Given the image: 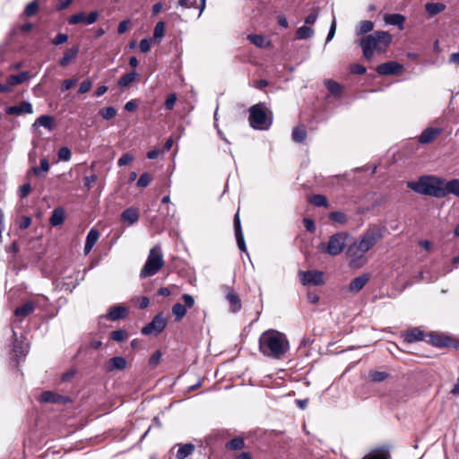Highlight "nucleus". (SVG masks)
Returning a JSON list of instances; mask_svg holds the SVG:
<instances>
[{
    "instance_id": "obj_36",
    "label": "nucleus",
    "mask_w": 459,
    "mask_h": 459,
    "mask_svg": "<svg viewBox=\"0 0 459 459\" xmlns=\"http://www.w3.org/2000/svg\"><path fill=\"white\" fill-rule=\"evenodd\" d=\"M325 85L328 89V91L331 92V94L334 95V96H339L341 95L342 91V86L334 82V81H332V80H328L325 82Z\"/></svg>"
},
{
    "instance_id": "obj_11",
    "label": "nucleus",
    "mask_w": 459,
    "mask_h": 459,
    "mask_svg": "<svg viewBox=\"0 0 459 459\" xmlns=\"http://www.w3.org/2000/svg\"><path fill=\"white\" fill-rule=\"evenodd\" d=\"M71 400L68 396L60 395L52 391H46L41 394L39 397L40 403H50L56 404H65L69 403Z\"/></svg>"
},
{
    "instance_id": "obj_31",
    "label": "nucleus",
    "mask_w": 459,
    "mask_h": 459,
    "mask_svg": "<svg viewBox=\"0 0 459 459\" xmlns=\"http://www.w3.org/2000/svg\"><path fill=\"white\" fill-rule=\"evenodd\" d=\"M424 333L420 329L414 328L409 331L405 335V340L407 342H414L423 340Z\"/></svg>"
},
{
    "instance_id": "obj_10",
    "label": "nucleus",
    "mask_w": 459,
    "mask_h": 459,
    "mask_svg": "<svg viewBox=\"0 0 459 459\" xmlns=\"http://www.w3.org/2000/svg\"><path fill=\"white\" fill-rule=\"evenodd\" d=\"M182 299L185 304L176 303L172 307V314L175 316V320L179 322L186 314L187 308H191L195 305V299L190 294H183Z\"/></svg>"
},
{
    "instance_id": "obj_6",
    "label": "nucleus",
    "mask_w": 459,
    "mask_h": 459,
    "mask_svg": "<svg viewBox=\"0 0 459 459\" xmlns=\"http://www.w3.org/2000/svg\"><path fill=\"white\" fill-rule=\"evenodd\" d=\"M349 237L346 232H337L330 237L326 244H321L320 249L330 255H338L343 251Z\"/></svg>"
},
{
    "instance_id": "obj_55",
    "label": "nucleus",
    "mask_w": 459,
    "mask_h": 459,
    "mask_svg": "<svg viewBox=\"0 0 459 459\" xmlns=\"http://www.w3.org/2000/svg\"><path fill=\"white\" fill-rule=\"evenodd\" d=\"M177 101V95L176 93H170L167 96V99L164 102V107L168 110H171Z\"/></svg>"
},
{
    "instance_id": "obj_3",
    "label": "nucleus",
    "mask_w": 459,
    "mask_h": 459,
    "mask_svg": "<svg viewBox=\"0 0 459 459\" xmlns=\"http://www.w3.org/2000/svg\"><path fill=\"white\" fill-rule=\"evenodd\" d=\"M440 185H442V178L430 175L421 176L417 180L407 182V187L413 192L437 198H440L443 194L440 192Z\"/></svg>"
},
{
    "instance_id": "obj_28",
    "label": "nucleus",
    "mask_w": 459,
    "mask_h": 459,
    "mask_svg": "<svg viewBox=\"0 0 459 459\" xmlns=\"http://www.w3.org/2000/svg\"><path fill=\"white\" fill-rule=\"evenodd\" d=\"M446 9V4L443 3H427L425 4V10L429 16H435Z\"/></svg>"
},
{
    "instance_id": "obj_17",
    "label": "nucleus",
    "mask_w": 459,
    "mask_h": 459,
    "mask_svg": "<svg viewBox=\"0 0 459 459\" xmlns=\"http://www.w3.org/2000/svg\"><path fill=\"white\" fill-rule=\"evenodd\" d=\"M441 133L442 130L440 128L428 127L421 132L420 135L419 136V142L423 144L430 143Z\"/></svg>"
},
{
    "instance_id": "obj_57",
    "label": "nucleus",
    "mask_w": 459,
    "mask_h": 459,
    "mask_svg": "<svg viewBox=\"0 0 459 459\" xmlns=\"http://www.w3.org/2000/svg\"><path fill=\"white\" fill-rule=\"evenodd\" d=\"M133 300L136 302L137 306L141 309L146 308L150 304L149 299L145 296L134 298Z\"/></svg>"
},
{
    "instance_id": "obj_13",
    "label": "nucleus",
    "mask_w": 459,
    "mask_h": 459,
    "mask_svg": "<svg viewBox=\"0 0 459 459\" xmlns=\"http://www.w3.org/2000/svg\"><path fill=\"white\" fill-rule=\"evenodd\" d=\"M4 110L8 115L17 116L31 114L33 112L32 105L29 101H22L19 105L6 107Z\"/></svg>"
},
{
    "instance_id": "obj_59",
    "label": "nucleus",
    "mask_w": 459,
    "mask_h": 459,
    "mask_svg": "<svg viewBox=\"0 0 459 459\" xmlns=\"http://www.w3.org/2000/svg\"><path fill=\"white\" fill-rule=\"evenodd\" d=\"M152 39L150 38L143 39L140 41L139 48L143 53H147L151 48Z\"/></svg>"
},
{
    "instance_id": "obj_26",
    "label": "nucleus",
    "mask_w": 459,
    "mask_h": 459,
    "mask_svg": "<svg viewBox=\"0 0 459 459\" xmlns=\"http://www.w3.org/2000/svg\"><path fill=\"white\" fill-rule=\"evenodd\" d=\"M29 78V72H22L18 74H13L7 78V85H9V87L11 88L12 86H15L24 82Z\"/></svg>"
},
{
    "instance_id": "obj_46",
    "label": "nucleus",
    "mask_w": 459,
    "mask_h": 459,
    "mask_svg": "<svg viewBox=\"0 0 459 459\" xmlns=\"http://www.w3.org/2000/svg\"><path fill=\"white\" fill-rule=\"evenodd\" d=\"M100 238V232L95 229H91L86 237V243L94 247Z\"/></svg>"
},
{
    "instance_id": "obj_8",
    "label": "nucleus",
    "mask_w": 459,
    "mask_h": 459,
    "mask_svg": "<svg viewBox=\"0 0 459 459\" xmlns=\"http://www.w3.org/2000/svg\"><path fill=\"white\" fill-rule=\"evenodd\" d=\"M167 325V320L162 313H158L153 316L152 321L143 326L141 330L143 335H158Z\"/></svg>"
},
{
    "instance_id": "obj_16",
    "label": "nucleus",
    "mask_w": 459,
    "mask_h": 459,
    "mask_svg": "<svg viewBox=\"0 0 459 459\" xmlns=\"http://www.w3.org/2000/svg\"><path fill=\"white\" fill-rule=\"evenodd\" d=\"M348 257L351 258V266H357L358 265V260L361 259L364 255V251H360V247H359V243L356 240L352 244H351L346 252Z\"/></svg>"
},
{
    "instance_id": "obj_41",
    "label": "nucleus",
    "mask_w": 459,
    "mask_h": 459,
    "mask_svg": "<svg viewBox=\"0 0 459 459\" xmlns=\"http://www.w3.org/2000/svg\"><path fill=\"white\" fill-rule=\"evenodd\" d=\"M450 341L447 337H443L440 335H431V343L437 347H446L448 346Z\"/></svg>"
},
{
    "instance_id": "obj_45",
    "label": "nucleus",
    "mask_w": 459,
    "mask_h": 459,
    "mask_svg": "<svg viewBox=\"0 0 459 459\" xmlns=\"http://www.w3.org/2000/svg\"><path fill=\"white\" fill-rule=\"evenodd\" d=\"M100 115L105 120H109L117 116V109L114 107L103 108L100 110Z\"/></svg>"
},
{
    "instance_id": "obj_49",
    "label": "nucleus",
    "mask_w": 459,
    "mask_h": 459,
    "mask_svg": "<svg viewBox=\"0 0 459 459\" xmlns=\"http://www.w3.org/2000/svg\"><path fill=\"white\" fill-rule=\"evenodd\" d=\"M374 28V24L370 21H363L360 22L358 34H365L371 31Z\"/></svg>"
},
{
    "instance_id": "obj_12",
    "label": "nucleus",
    "mask_w": 459,
    "mask_h": 459,
    "mask_svg": "<svg viewBox=\"0 0 459 459\" xmlns=\"http://www.w3.org/2000/svg\"><path fill=\"white\" fill-rule=\"evenodd\" d=\"M440 192L443 193L440 198L446 196L447 195H454L459 197V179L454 178L446 182L442 178V185H440Z\"/></svg>"
},
{
    "instance_id": "obj_34",
    "label": "nucleus",
    "mask_w": 459,
    "mask_h": 459,
    "mask_svg": "<svg viewBox=\"0 0 459 459\" xmlns=\"http://www.w3.org/2000/svg\"><path fill=\"white\" fill-rule=\"evenodd\" d=\"M229 450H240L245 447V440L242 437H234L225 445Z\"/></svg>"
},
{
    "instance_id": "obj_37",
    "label": "nucleus",
    "mask_w": 459,
    "mask_h": 459,
    "mask_svg": "<svg viewBox=\"0 0 459 459\" xmlns=\"http://www.w3.org/2000/svg\"><path fill=\"white\" fill-rule=\"evenodd\" d=\"M390 455L387 451L377 450L365 455L362 459H389Z\"/></svg>"
},
{
    "instance_id": "obj_32",
    "label": "nucleus",
    "mask_w": 459,
    "mask_h": 459,
    "mask_svg": "<svg viewBox=\"0 0 459 459\" xmlns=\"http://www.w3.org/2000/svg\"><path fill=\"white\" fill-rule=\"evenodd\" d=\"M52 123H53V117L51 116L43 115L35 120L33 126H36V127L43 126L45 128L51 129Z\"/></svg>"
},
{
    "instance_id": "obj_15",
    "label": "nucleus",
    "mask_w": 459,
    "mask_h": 459,
    "mask_svg": "<svg viewBox=\"0 0 459 459\" xmlns=\"http://www.w3.org/2000/svg\"><path fill=\"white\" fill-rule=\"evenodd\" d=\"M233 222H234V232H235V237L237 239L238 247L240 251L247 252V246H246V242L244 239L242 229H241L238 212H237L235 214Z\"/></svg>"
},
{
    "instance_id": "obj_2",
    "label": "nucleus",
    "mask_w": 459,
    "mask_h": 459,
    "mask_svg": "<svg viewBox=\"0 0 459 459\" xmlns=\"http://www.w3.org/2000/svg\"><path fill=\"white\" fill-rule=\"evenodd\" d=\"M392 41V35L384 30L375 31L360 39L359 46L362 48L366 59L373 57L374 51L384 52Z\"/></svg>"
},
{
    "instance_id": "obj_21",
    "label": "nucleus",
    "mask_w": 459,
    "mask_h": 459,
    "mask_svg": "<svg viewBox=\"0 0 459 459\" xmlns=\"http://www.w3.org/2000/svg\"><path fill=\"white\" fill-rule=\"evenodd\" d=\"M121 220L128 226L133 225L139 220V211L135 207H129L121 213Z\"/></svg>"
},
{
    "instance_id": "obj_64",
    "label": "nucleus",
    "mask_w": 459,
    "mask_h": 459,
    "mask_svg": "<svg viewBox=\"0 0 459 459\" xmlns=\"http://www.w3.org/2000/svg\"><path fill=\"white\" fill-rule=\"evenodd\" d=\"M99 18V13L97 11L91 12L85 18V23L90 25L94 23Z\"/></svg>"
},
{
    "instance_id": "obj_22",
    "label": "nucleus",
    "mask_w": 459,
    "mask_h": 459,
    "mask_svg": "<svg viewBox=\"0 0 459 459\" xmlns=\"http://www.w3.org/2000/svg\"><path fill=\"white\" fill-rule=\"evenodd\" d=\"M127 362L126 359L122 356H115L111 358L107 366V370L108 372L114 371V370H124L126 368Z\"/></svg>"
},
{
    "instance_id": "obj_50",
    "label": "nucleus",
    "mask_w": 459,
    "mask_h": 459,
    "mask_svg": "<svg viewBox=\"0 0 459 459\" xmlns=\"http://www.w3.org/2000/svg\"><path fill=\"white\" fill-rule=\"evenodd\" d=\"M176 207L174 204L166 205L165 209L163 210L162 207H160V213L164 218H173L176 214Z\"/></svg>"
},
{
    "instance_id": "obj_53",
    "label": "nucleus",
    "mask_w": 459,
    "mask_h": 459,
    "mask_svg": "<svg viewBox=\"0 0 459 459\" xmlns=\"http://www.w3.org/2000/svg\"><path fill=\"white\" fill-rule=\"evenodd\" d=\"M86 15L84 13H78L69 17L68 23L69 24H77L80 22H85Z\"/></svg>"
},
{
    "instance_id": "obj_58",
    "label": "nucleus",
    "mask_w": 459,
    "mask_h": 459,
    "mask_svg": "<svg viewBox=\"0 0 459 459\" xmlns=\"http://www.w3.org/2000/svg\"><path fill=\"white\" fill-rule=\"evenodd\" d=\"M133 160V155H131L130 153H125L118 159L117 165L119 167L126 166V164L130 163Z\"/></svg>"
},
{
    "instance_id": "obj_20",
    "label": "nucleus",
    "mask_w": 459,
    "mask_h": 459,
    "mask_svg": "<svg viewBox=\"0 0 459 459\" xmlns=\"http://www.w3.org/2000/svg\"><path fill=\"white\" fill-rule=\"evenodd\" d=\"M226 299L230 303V307L232 312L236 313L241 309V300L233 289H228Z\"/></svg>"
},
{
    "instance_id": "obj_43",
    "label": "nucleus",
    "mask_w": 459,
    "mask_h": 459,
    "mask_svg": "<svg viewBox=\"0 0 459 459\" xmlns=\"http://www.w3.org/2000/svg\"><path fill=\"white\" fill-rule=\"evenodd\" d=\"M310 202L317 207H326L328 205L327 198L323 195H313Z\"/></svg>"
},
{
    "instance_id": "obj_1",
    "label": "nucleus",
    "mask_w": 459,
    "mask_h": 459,
    "mask_svg": "<svg viewBox=\"0 0 459 459\" xmlns=\"http://www.w3.org/2000/svg\"><path fill=\"white\" fill-rule=\"evenodd\" d=\"M259 351L267 358L281 359L290 351L285 333L274 329L264 331L259 337Z\"/></svg>"
},
{
    "instance_id": "obj_27",
    "label": "nucleus",
    "mask_w": 459,
    "mask_h": 459,
    "mask_svg": "<svg viewBox=\"0 0 459 459\" xmlns=\"http://www.w3.org/2000/svg\"><path fill=\"white\" fill-rule=\"evenodd\" d=\"M384 20L386 24L396 25L400 29H403L405 17L399 13H394L385 15Z\"/></svg>"
},
{
    "instance_id": "obj_51",
    "label": "nucleus",
    "mask_w": 459,
    "mask_h": 459,
    "mask_svg": "<svg viewBox=\"0 0 459 459\" xmlns=\"http://www.w3.org/2000/svg\"><path fill=\"white\" fill-rule=\"evenodd\" d=\"M38 11V3L37 1H32L30 4H28L24 10V14L28 17L33 16L36 14Z\"/></svg>"
},
{
    "instance_id": "obj_48",
    "label": "nucleus",
    "mask_w": 459,
    "mask_h": 459,
    "mask_svg": "<svg viewBox=\"0 0 459 459\" xmlns=\"http://www.w3.org/2000/svg\"><path fill=\"white\" fill-rule=\"evenodd\" d=\"M152 180V176L148 172H144L140 176L136 185L138 187H146L147 186L150 185Z\"/></svg>"
},
{
    "instance_id": "obj_29",
    "label": "nucleus",
    "mask_w": 459,
    "mask_h": 459,
    "mask_svg": "<svg viewBox=\"0 0 459 459\" xmlns=\"http://www.w3.org/2000/svg\"><path fill=\"white\" fill-rule=\"evenodd\" d=\"M137 77L138 74L135 71L126 74L119 78L117 85L122 89L128 87Z\"/></svg>"
},
{
    "instance_id": "obj_14",
    "label": "nucleus",
    "mask_w": 459,
    "mask_h": 459,
    "mask_svg": "<svg viewBox=\"0 0 459 459\" xmlns=\"http://www.w3.org/2000/svg\"><path fill=\"white\" fill-rule=\"evenodd\" d=\"M403 65L395 61H390L379 65L377 67V72L382 75L394 74L403 70Z\"/></svg>"
},
{
    "instance_id": "obj_39",
    "label": "nucleus",
    "mask_w": 459,
    "mask_h": 459,
    "mask_svg": "<svg viewBox=\"0 0 459 459\" xmlns=\"http://www.w3.org/2000/svg\"><path fill=\"white\" fill-rule=\"evenodd\" d=\"M247 39L258 48H265L267 46L265 39L262 35L250 34L247 36Z\"/></svg>"
},
{
    "instance_id": "obj_35",
    "label": "nucleus",
    "mask_w": 459,
    "mask_h": 459,
    "mask_svg": "<svg viewBox=\"0 0 459 459\" xmlns=\"http://www.w3.org/2000/svg\"><path fill=\"white\" fill-rule=\"evenodd\" d=\"M307 137V132L304 126H297L292 130V139L296 143H303Z\"/></svg>"
},
{
    "instance_id": "obj_47",
    "label": "nucleus",
    "mask_w": 459,
    "mask_h": 459,
    "mask_svg": "<svg viewBox=\"0 0 459 459\" xmlns=\"http://www.w3.org/2000/svg\"><path fill=\"white\" fill-rule=\"evenodd\" d=\"M165 22H158L154 27L153 37L155 39H161L164 37Z\"/></svg>"
},
{
    "instance_id": "obj_38",
    "label": "nucleus",
    "mask_w": 459,
    "mask_h": 459,
    "mask_svg": "<svg viewBox=\"0 0 459 459\" xmlns=\"http://www.w3.org/2000/svg\"><path fill=\"white\" fill-rule=\"evenodd\" d=\"M49 170V163H48V160L44 158L40 160V167L38 168V167H33L30 171L39 177L41 175L42 172H48Z\"/></svg>"
},
{
    "instance_id": "obj_60",
    "label": "nucleus",
    "mask_w": 459,
    "mask_h": 459,
    "mask_svg": "<svg viewBox=\"0 0 459 459\" xmlns=\"http://www.w3.org/2000/svg\"><path fill=\"white\" fill-rule=\"evenodd\" d=\"M68 40V36L65 33H58L53 39L52 43L54 45H60Z\"/></svg>"
},
{
    "instance_id": "obj_30",
    "label": "nucleus",
    "mask_w": 459,
    "mask_h": 459,
    "mask_svg": "<svg viewBox=\"0 0 459 459\" xmlns=\"http://www.w3.org/2000/svg\"><path fill=\"white\" fill-rule=\"evenodd\" d=\"M65 221V211L62 208H56L52 212V215L50 218V224L52 226H59Z\"/></svg>"
},
{
    "instance_id": "obj_24",
    "label": "nucleus",
    "mask_w": 459,
    "mask_h": 459,
    "mask_svg": "<svg viewBox=\"0 0 459 459\" xmlns=\"http://www.w3.org/2000/svg\"><path fill=\"white\" fill-rule=\"evenodd\" d=\"M34 309H35L34 304L30 301H28V302L24 303L23 305L15 308L14 316L17 318L22 319L25 316L31 314L34 311Z\"/></svg>"
},
{
    "instance_id": "obj_5",
    "label": "nucleus",
    "mask_w": 459,
    "mask_h": 459,
    "mask_svg": "<svg viewBox=\"0 0 459 459\" xmlns=\"http://www.w3.org/2000/svg\"><path fill=\"white\" fill-rule=\"evenodd\" d=\"M164 265L163 255L160 245L154 246L149 252L147 260L140 272V278L155 275Z\"/></svg>"
},
{
    "instance_id": "obj_18",
    "label": "nucleus",
    "mask_w": 459,
    "mask_h": 459,
    "mask_svg": "<svg viewBox=\"0 0 459 459\" xmlns=\"http://www.w3.org/2000/svg\"><path fill=\"white\" fill-rule=\"evenodd\" d=\"M370 279V275L368 273H363L356 278H354L349 284L348 290L351 292L357 293L361 290L364 286L368 283Z\"/></svg>"
},
{
    "instance_id": "obj_33",
    "label": "nucleus",
    "mask_w": 459,
    "mask_h": 459,
    "mask_svg": "<svg viewBox=\"0 0 459 459\" xmlns=\"http://www.w3.org/2000/svg\"><path fill=\"white\" fill-rule=\"evenodd\" d=\"M314 35V30L310 27L303 25L296 30V39H307Z\"/></svg>"
},
{
    "instance_id": "obj_52",
    "label": "nucleus",
    "mask_w": 459,
    "mask_h": 459,
    "mask_svg": "<svg viewBox=\"0 0 459 459\" xmlns=\"http://www.w3.org/2000/svg\"><path fill=\"white\" fill-rule=\"evenodd\" d=\"M161 359L160 351H156L149 359V366L152 368H156Z\"/></svg>"
},
{
    "instance_id": "obj_62",
    "label": "nucleus",
    "mask_w": 459,
    "mask_h": 459,
    "mask_svg": "<svg viewBox=\"0 0 459 459\" xmlns=\"http://www.w3.org/2000/svg\"><path fill=\"white\" fill-rule=\"evenodd\" d=\"M97 180V176L95 174H92L91 176H86L83 178L84 186L87 190H90L92 186V184L95 183Z\"/></svg>"
},
{
    "instance_id": "obj_56",
    "label": "nucleus",
    "mask_w": 459,
    "mask_h": 459,
    "mask_svg": "<svg viewBox=\"0 0 459 459\" xmlns=\"http://www.w3.org/2000/svg\"><path fill=\"white\" fill-rule=\"evenodd\" d=\"M91 86H92V82L91 81V79H89V78L85 79L84 81H82L81 82L78 91L81 94L86 93L91 90Z\"/></svg>"
},
{
    "instance_id": "obj_19",
    "label": "nucleus",
    "mask_w": 459,
    "mask_h": 459,
    "mask_svg": "<svg viewBox=\"0 0 459 459\" xmlns=\"http://www.w3.org/2000/svg\"><path fill=\"white\" fill-rule=\"evenodd\" d=\"M127 308L124 306H113L109 307L106 317L109 320L116 321L122 318H125L127 316Z\"/></svg>"
},
{
    "instance_id": "obj_42",
    "label": "nucleus",
    "mask_w": 459,
    "mask_h": 459,
    "mask_svg": "<svg viewBox=\"0 0 459 459\" xmlns=\"http://www.w3.org/2000/svg\"><path fill=\"white\" fill-rule=\"evenodd\" d=\"M329 218L337 223L345 224L348 221L347 215L342 212H332Z\"/></svg>"
},
{
    "instance_id": "obj_25",
    "label": "nucleus",
    "mask_w": 459,
    "mask_h": 459,
    "mask_svg": "<svg viewBox=\"0 0 459 459\" xmlns=\"http://www.w3.org/2000/svg\"><path fill=\"white\" fill-rule=\"evenodd\" d=\"M79 53V47L74 46L70 48H68L63 57L59 60V64L61 66H66L70 64V62L74 59Z\"/></svg>"
},
{
    "instance_id": "obj_61",
    "label": "nucleus",
    "mask_w": 459,
    "mask_h": 459,
    "mask_svg": "<svg viewBox=\"0 0 459 459\" xmlns=\"http://www.w3.org/2000/svg\"><path fill=\"white\" fill-rule=\"evenodd\" d=\"M318 18V10L317 9H314L312 11V13L306 17L305 19V23L306 24H314L316 20Z\"/></svg>"
},
{
    "instance_id": "obj_40",
    "label": "nucleus",
    "mask_w": 459,
    "mask_h": 459,
    "mask_svg": "<svg viewBox=\"0 0 459 459\" xmlns=\"http://www.w3.org/2000/svg\"><path fill=\"white\" fill-rule=\"evenodd\" d=\"M127 337H128V333L124 329L116 330V331L111 332V333H110V338L113 341H116L117 342H124Z\"/></svg>"
},
{
    "instance_id": "obj_54",
    "label": "nucleus",
    "mask_w": 459,
    "mask_h": 459,
    "mask_svg": "<svg viewBox=\"0 0 459 459\" xmlns=\"http://www.w3.org/2000/svg\"><path fill=\"white\" fill-rule=\"evenodd\" d=\"M71 151L67 147H61L58 151V159L61 160L68 161L71 160Z\"/></svg>"
},
{
    "instance_id": "obj_7",
    "label": "nucleus",
    "mask_w": 459,
    "mask_h": 459,
    "mask_svg": "<svg viewBox=\"0 0 459 459\" xmlns=\"http://www.w3.org/2000/svg\"><path fill=\"white\" fill-rule=\"evenodd\" d=\"M383 238L382 230L378 228L368 230L360 238L357 240L360 251L364 253L371 249L377 242Z\"/></svg>"
},
{
    "instance_id": "obj_44",
    "label": "nucleus",
    "mask_w": 459,
    "mask_h": 459,
    "mask_svg": "<svg viewBox=\"0 0 459 459\" xmlns=\"http://www.w3.org/2000/svg\"><path fill=\"white\" fill-rule=\"evenodd\" d=\"M368 376H369V378L373 382L380 383V382L385 381L387 378L388 374L384 371H376L375 370V371H370Z\"/></svg>"
},
{
    "instance_id": "obj_4",
    "label": "nucleus",
    "mask_w": 459,
    "mask_h": 459,
    "mask_svg": "<svg viewBox=\"0 0 459 459\" xmlns=\"http://www.w3.org/2000/svg\"><path fill=\"white\" fill-rule=\"evenodd\" d=\"M249 125L255 130H267L273 123L272 112L264 103H257L249 108Z\"/></svg>"
},
{
    "instance_id": "obj_23",
    "label": "nucleus",
    "mask_w": 459,
    "mask_h": 459,
    "mask_svg": "<svg viewBox=\"0 0 459 459\" xmlns=\"http://www.w3.org/2000/svg\"><path fill=\"white\" fill-rule=\"evenodd\" d=\"M178 449L175 455V459H186L195 450V446L192 443L178 444Z\"/></svg>"
},
{
    "instance_id": "obj_9",
    "label": "nucleus",
    "mask_w": 459,
    "mask_h": 459,
    "mask_svg": "<svg viewBox=\"0 0 459 459\" xmlns=\"http://www.w3.org/2000/svg\"><path fill=\"white\" fill-rule=\"evenodd\" d=\"M300 281L305 286L314 285L319 286L324 284V273L321 271L310 270V271H300L299 273Z\"/></svg>"
},
{
    "instance_id": "obj_63",
    "label": "nucleus",
    "mask_w": 459,
    "mask_h": 459,
    "mask_svg": "<svg viewBox=\"0 0 459 459\" xmlns=\"http://www.w3.org/2000/svg\"><path fill=\"white\" fill-rule=\"evenodd\" d=\"M30 190L31 186L29 183L21 186L19 189V196L21 198L26 197L30 194Z\"/></svg>"
}]
</instances>
